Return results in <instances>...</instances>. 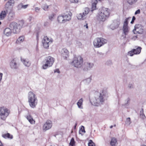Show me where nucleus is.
Wrapping results in <instances>:
<instances>
[{"label": "nucleus", "mask_w": 146, "mask_h": 146, "mask_svg": "<svg viewBox=\"0 0 146 146\" xmlns=\"http://www.w3.org/2000/svg\"><path fill=\"white\" fill-rule=\"evenodd\" d=\"M110 10H98L96 18L99 22H104L108 18L110 14Z\"/></svg>", "instance_id": "obj_1"}, {"label": "nucleus", "mask_w": 146, "mask_h": 146, "mask_svg": "<svg viewBox=\"0 0 146 146\" xmlns=\"http://www.w3.org/2000/svg\"><path fill=\"white\" fill-rule=\"evenodd\" d=\"M28 99L30 106L32 108H35L38 103L36 95L32 91L29 92L28 94Z\"/></svg>", "instance_id": "obj_2"}, {"label": "nucleus", "mask_w": 146, "mask_h": 146, "mask_svg": "<svg viewBox=\"0 0 146 146\" xmlns=\"http://www.w3.org/2000/svg\"><path fill=\"white\" fill-rule=\"evenodd\" d=\"M24 24V21L21 20L18 23L14 22H12L10 23L9 26L14 33H17L20 32V30L23 27Z\"/></svg>", "instance_id": "obj_3"}, {"label": "nucleus", "mask_w": 146, "mask_h": 146, "mask_svg": "<svg viewBox=\"0 0 146 146\" xmlns=\"http://www.w3.org/2000/svg\"><path fill=\"white\" fill-rule=\"evenodd\" d=\"M107 40L102 37H98L94 40L93 44L95 48H100L106 43Z\"/></svg>", "instance_id": "obj_4"}, {"label": "nucleus", "mask_w": 146, "mask_h": 146, "mask_svg": "<svg viewBox=\"0 0 146 146\" xmlns=\"http://www.w3.org/2000/svg\"><path fill=\"white\" fill-rule=\"evenodd\" d=\"M104 102L103 95L100 93H98L92 101V104L96 106H98Z\"/></svg>", "instance_id": "obj_5"}, {"label": "nucleus", "mask_w": 146, "mask_h": 146, "mask_svg": "<svg viewBox=\"0 0 146 146\" xmlns=\"http://www.w3.org/2000/svg\"><path fill=\"white\" fill-rule=\"evenodd\" d=\"M54 62V59L53 58L50 56L46 57L44 60L45 64L43 65L42 68L44 69H46L51 66Z\"/></svg>", "instance_id": "obj_6"}, {"label": "nucleus", "mask_w": 146, "mask_h": 146, "mask_svg": "<svg viewBox=\"0 0 146 146\" xmlns=\"http://www.w3.org/2000/svg\"><path fill=\"white\" fill-rule=\"evenodd\" d=\"M9 113L10 111L7 108L4 107L0 108V117L1 119L5 120Z\"/></svg>", "instance_id": "obj_7"}, {"label": "nucleus", "mask_w": 146, "mask_h": 146, "mask_svg": "<svg viewBox=\"0 0 146 146\" xmlns=\"http://www.w3.org/2000/svg\"><path fill=\"white\" fill-rule=\"evenodd\" d=\"M83 62V58L80 56L75 58L72 62L73 65L77 68H80Z\"/></svg>", "instance_id": "obj_8"}, {"label": "nucleus", "mask_w": 146, "mask_h": 146, "mask_svg": "<svg viewBox=\"0 0 146 146\" xmlns=\"http://www.w3.org/2000/svg\"><path fill=\"white\" fill-rule=\"evenodd\" d=\"M52 42V41L47 36H44L42 40V43L44 48L46 49L48 48L50 44Z\"/></svg>", "instance_id": "obj_9"}, {"label": "nucleus", "mask_w": 146, "mask_h": 146, "mask_svg": "<svg viewBox=\"0 0 146 146\" xmlns=\"http://www.w3.org/2000/svg\"><path fill=\"white\" fill-rule=\"evenodd\" d=\"M10 65L12 69H17L19 66L18 60L16 58L13 59L10 62Z\"/></svg>", "instance_id": "obj_10"}, {"label": "nucleus", "mask_w": 146, "mask_h": 146, "mask_svg": "<svg viewBox=\"0 0 146 146\" xmlns=\"http://www.w3.org/2000/svg\"><path fill=\"white\" fill-rule=\"evenodd\" d=\"M143 30L141 26L140 25H136L135 26L134 29L133 31L134 34L138 33V34H142L143 32Z\"/></svg>", "instance_id": "obj_11"}, {"label": "nucleus", "mask_w": 146, "mask_h": 146, "mask_svg": "<svg viewBox=\"0 0 146 146\" xmlns=\"http://www.w3.org/2000/svg\"><path fill=\"white\" fill-rule=\"evenodd\" d=\"M63 14L65 23L71 20L72 13L71 12L69 11H67Z\"/></svg>", "instance_id": "obj_12"}, {"label": "nucleus", "mask_w": 146, "mask_h": 146, "mask_svg": "<svg viewBox=\"0 0 146 146\" xmlns=\"http://www.w3.org/2000/svg\"><path fill=\"white\" fill-rule=\"evenodd\" d=\"M141 49L140 47H138L135 49H133L132 50L129 51L128 53V55L131 56H133L134 54H139Z\"/></svg>", "instance_id": "obj_13"}, {"label": "nucleus", "mask_w": 146, "mask_h": 146, "mask_svg": "<svg viewBox=\"0 0 146 146\" xmlns=\"http://www.w3.org/2000/svg\"><path fill=\"white\" fill-rule=\"evenodd\" d=\"M90 11L89 10H85L84 12H83L82 13H79L77 15V17L79 20H83L86 18V15L88 14Z\"/></svg>", "instance_id": "obj_14"}, {"label": "nucleus", "mask_w": 146, "mask_h": 146, "mask_svg": "<svg viewBox=\"0 0 146 146\" xmlns=\"http://www.w3.org/2000/svg\"><path fill=\"white\" fill-rule=\"evenodd\" d=\"M61 56L64 59H67L69 56V52L68 50L66 48H64L62 49L61 54Z\"/></svg>", "instance_id": "obj_15"}, {"label": "nucleus", "mask_w": 146, "mask_h": 146, "mask_svg": "<svg viewBox=\"0 0 146 146\" xmlns=\"http://www.w3.org/2000/svg\"><path fill=\"white\" fill-rule=\"evenodd\" d=\"M120 24V22L118 20H114L110 25V27L112 30L115 29L118 27Z\"/></svg>", "instance_id": "obj_16"}, {"label": "nucleus", "mask_w": 146, "mask_h": 146, "mask_svg": "<svg viewBox=\"0 0 146 146\" xmlns=\"http://www.w3.org/2000/svg\"><path fill=\"white\" fill-rule=\"evenodd\" d=\"M52 126L51 121L50 120H47L43 126L44 129L46 131L51 128Z\"/></svg>", "instance_id": "obj_17"}, {"label": "nucleus", "mask_w": 146, "mask_h": 146, "mask_svg": "<svg viewBox=\"0 0 146 146\" xmlns=\"http://www.w3.org/2000/svg\"><path fill=\"white\" fill-rule=\"evenodd\" d=\"M7 1V0H5ZM8 1L6 3L5 5L6 9H10L12 8L15 3L14 0H8Z\"/></svg>", "instance_id": "obj_18"}, {"label": "nucleus", "mask_w": 146, "mask_h": 146, "mask_svg": "<svg viewBox=\"0 0 146 146\" xmlns=\"http://www.w3.org/2000/svg\"><path fill=\"white\" fill-rule=\"evenodd\" d=\"M103 0H92V9H98L96 6L98 2L101 3Z\"/></svg>", "instance_id": "obj_19"}, {"label": "nucleus", "mask_w": 146, "mask_h": 146, "mask_svg": "<svg viewBox=\"0 0 146 146\" xmlns=\"http://www.w3.org/2000/svg\"><path fill=\"white\" fill-rule=\"evenodd\" d=\"M85 64L86 67H84L83 69L84 70L86 71L90 69L94 66V64L93 63L88 62L85 63Z\"/></svg>", "instance_id": "obj_20"}, {"label": "nucleus", "mask_w": 146, "mask_h": 146, "mask_svg": "<svg viewBox=\"0 0 146 146\" xmlns=\"http://www.w3.org/2000/svg\"><path fill=\"white\" fill-rule=\"evenodd\" d=\"M21 60L26 66L29 67L30 66L31 62L28 59L23 58L21 57Z\"/></svg>", "instance_id": "obj_21"}, {"label": "nucleus", "mask_w": 146, "mask_h": 146, "mask_svg": "<svg viewBox=\"0 0 146 146\" xmlns=\"http://www.w3.org/2000/svg\"><path fill=\"white\" fill-rule=\"evenodd\" d=\"M57 21L58 23H65L63 14L59 15L57 18Z\"/></svg>", "instance_id": "obj_22"}, {"label": "nucleus", "mask_w": 146, "mask_h": 146, "mask_svg": "<svg viewBox=\"0 0 146 146\" xmlns=\"http://www.w3.org/2000/svg\"><path fill=\"white\" fill-rule=\"evenodd\" d=\"M15 17L14 12L12 10H10V11L9 12L8 16V19L9 21L13 20Z\"/></svg>", "instance_id": "obj_23"}, {"label": "nucleus", "mask_w": 146, "mask_h": 146, "mask_svg": "<svg viewBox=\"0 0 146 146\" xmlns=\"http://www.w3.org/2000/svg\"><path fill=\"white\" fill-rule=\"evenodd\" d=\"M11 29L9 28H7L4 30V33L7 36H9L11 35Z\"/></svg>", "instance_id": "obj_24"}, {"label": "nucleus", "mask_w": 146, "mask_h": 146, "mask_svg": "<svg viewBox=\"0 0 146 146\" xmlns=\"http://www.w3.org/2000/svg\"><path fill=\"white\" fill-rule=\"evenodd\" d=\"M7 11V10L6 11H2L0 14V20L4 19L6 15V13Z\"/></svg>", "instance_id": "obj_25"}, {"label": "nucleus", "mask_w": 146, "mask_h": 146, "mask_svg": "<svg viewBox=\"0 0 146 146\" xmlns=\"http://www.w3.org/2000/svg\"><path fill=\"white\" fill-rule=\"evenodd\" d=\"M83 102V99L82 98H81L77 102V104L79 108L81 109H82L83 108V107L82 106Z\"/></svg>", "instance_id": "obj_26"}, {"label": "nucleus", "mask_w": 146, "mask_h": 146, "mask_svg": "<svg viewBox=\"0 0 146 146\" xmlns=\"http://www.w3.org/2000/svg\"><path fill=\"white\" fill-rule=\"evenodd\" d=\"M52 5H48L46 3H44L42 6V8L43 9H52Z\"/></svg>", "instance_id": "obj_27"}, {"label": "nucleus", "mask_w": 146, "mask_h": 146, "mask_svg": "<svg viewBox=\"0 0 146 146\" xmlns=\"http://www.w3.org/2000/svg\"><path fill=\"white\" fill-rule=\"evenodd\" d=\"M123 30L124 34L127 35L129 32L128 26H123Z\"/></svg>", "instance_id": "obj_28"}, {"label": "nucleus", "mask_w": 146, "mask_h": 146, "mask_svg": "<svg viewBox=\"0 0 146 146\" xmlns=\"http://www.w3.org/2000/svg\"><path fill=\"white\" fill-rule=\"evenodd\" d=\"M117 142V139L114 137L112 138L110 142V144L112 146H114Z\"/></svg>", "instance_id": "obj_29"}, {"label": "nucleus", "mask_w": 146, "mask_h": 146, "mask_svg": "<svg viewBox=\"0 0 146 146\" xmlns=\"http://www.w3.org/2000/svg\"><path fill=\"white\" fill-rule=\"evenodd\" d=\"M24 40V36H21L19 37L16 41V43L17 44L23 42Z\"/></svg>", "instance_id": "obj_30"}, {"label": "nucleus", "mask_w": 146, "mask_h": 146, "mask_svg": "<svg viewBox=\"0 0 146 146\" xmlns=\"http://www.w3.org/2000/svg\"><path fill=\"white\" fill-rule=\"evenodd\" d=\"M29 6L28 5H23L22 3H21L18 5V9H25L27 8Z\"/></svg>", "instance_id": "obj_31"}, {"label": "nucleus", "mask_w": 146, "mask_h": 146, "mask_svg": "<svg viewBox=\"0 0 146 146\" xmlns=\"http://www.w3.org/2000/svg\"><path fill=\"white\" fill-rule=\"evenodd\" d=\"M140 117L143 119H144L146 118V117L143 113V110L142 108L140 112Z\"/></svg>", "instance_id": "obj_32"}, {"label": "nucleus", "mask_w": 146, "mask_h": 146, "mask_svg": "<svg viewBox=\"0 0 146 146\" xmlns=\"http://www.w3.org/2000/svg\"><path fill=\"white\" fill-rule=\"evenodd\" d=\"M3 137L5 138H8L11 139L13 138V136L12 135H11L9 133H7L3 135Z\"/></svg>", "instance_id": "obj_33"}, {"label": "nucleus", "mask_w": 146, "mask_h": 146, "mask_svg": "<svg viewBox=\"0 0 146 146\" xmlns=\"http://www.w3.org/2000/svg\"><path fill=\"white\" fill-rule=\"evenodd\" d=\"M27 118L31 124L35 122V121L33 120L32 117L31 115H29L27 117Z\"/></svg>", "instance_id": "obj_34"}, {"label": "nucleus", "mask_w": 146, "mask_h": 146, "mask_svg": "<svg viewBox=\"0 0 146 146\" xmlns=\"http://www.w3.org/2000/svg\"><path fill=\"white\" fill-rule=\"evenodd\" d=\"M70 146H75V142L74 138H72L70 143Z\"/></svg>", "instance_id": "obj_35"}, {"label": "nucleus", "mask_w": 146, "mask_h": 146, "mask_svg": "<svg viewBox=\"0 0 146 146\" xmlns=\"http://www.w3.org/2000/svg\"><path fill=\"white\" fill-rule=\"evenodd\" d=\"M125 124L128 125H129L131 123L130 117L127 118L125 121Z\"/></svg>", "instance_id": "obj_36"}, {"label": "nucleus", "mask_w": 146, "mask_h": 146, "mask_svg": "<svg viewBox=\"0 0 146 146\" xmlns=\"http://www.w3.org/2000/svg\"><path fill=\"white\" fill-rule=\"evenodd\" d=\"M131 17H129L126 19L125 20V21L124 23L123 26H128V20L129 19H131Z\"/></svg>", "instance_id": "obj_37"}, {"label": "nucleus", "mask_w": 146, "mask_h": 146, "mask_svg": "<svg viewBox=\"0 0 146 146\" xmlns=\"http://www.w3.org/2000/svg\"><path fill=\"white\" fill-rule=\"evenodd\" d=\"M55 15L53 13H52L49 15L48 17L49 19V20L51 21H52L53 19V17Z\"/></svg>", "instance_id": "obj_38"}, {"label": "nucleus", "mask_w": 146, "mask_h": 146, "mask_svg": "<svg viewBox=\"0 0 146 146\" xmlns=\"http://www.w3.org/2000/svg\"><path fill=\"white\" fill-rule=\"evenodd\" d=\"M88 146H95V143H93L91 140H90L88 143Z\"/></svg>", "instance_id": "obj_39"}, {"label": "nucleus", "mask_w": 146, "mask_h": 146, "mask_svg": "<svg viewBox=\"0 0 146 146\" xmlns=\"http://www.w3.org/2000/svg\"><path fill=\"white\" fill-rule=\"evenodd\" d=\"M137 0H128V3L130 5H131L136 2Z\"/></svg>", "instance_id": "obj_40"}, {"label": "nucleus", "mask_w": 146, "mask_h": 146, "mask_svg": "<svg viewBox=\"0 0 146 146\" xmlns=\"http://www.w3.org/2000/svg\"><path fill=\"white\" fill-rule=\"evenodd\" d=\"M91 79L90 78H88L84 80L85 83L87 84H89L91 82Z\"/></svg>", "instance_id": "obj_41"}, {"label": "nucleus", "mask_w": 146, "mask_h": 146, "mask_svg": "<svg viewBox=\"0 0 146 146\" xmlns=\"http://www.w3.org/2000/svg\"><path fill=\"white\" fill-rule=\"evenodd\" d=\"M82 127L83 128V129H82V128H81L80 130L79 131V133L80 134H81V133H80L81 131L82 132H84V133L85 132V131L84 130V127L83 126H82Z\"/></svg>", "instance_id": "obj_42"}, {"label": "nucleus", "mask_w": 146, "mask_h": 146, "mask_svg": "<svg viewBox=\"0 0 146 146\" xmlns=\"http://www.w3.org/2000/svg\"><path fill=\"white\" fill-rule=\"evenodd\" d=\"M70 1L71 3H78V1L79 0H69Z\"/></svg>", "instance_id": "obj_43"}, {"label": "nucleus", "mask_w": 146, "mask_h": 146, "mask_svg": "<svg viewBox=\"0 0 146 146\" xmlns=\"http://www.w3.org/2000/svg\"><path fill=\"white\" fill-rule=\"evenodd\" d=\"M135 19V16H133L132 17V20L131 21V24H133L134 22V21Z\"/></svg>", "instance_id": "obj_44"}, {"label": "nucleus", "mask_w": 146, "mask_h": 146, "mask_svg": "<svg viewBox=\"0 0 146 146\" xmlns=\"http://www.w3.org/2000/svg\"><path fill=\"white\" fill-rule=\"evenodd\" d=\"M49 25L50 24L48 22H45L44 23V25L45 26H47Z\"/></svg>", "instance_id": "obj_45"}, {"label": "nucleus", "mask_w": 146, "mask_h": 146, "mask_svg": "<svg viewBox=\"0 0 146 146\" xmlns=\"http://www.w3.org/2000/svg\"><path fill=\"white\" fill-rule=\"evenodd\" d=\"M128 87L130 89L132 88L133 87V85L132 84H129V85Z\"/></svg>", "instance_id": "obj_46"}, {"label": "nucleus", "mask_w": 146, "mask_h": 146, "mask_svg": "<svg viewBox=\"0 0 146 146\" xmlns=\"http://www.w3.org/2000/svg\"><path fill=\"white\" fill-rule=\"evenodd\" d=\"M140 10H137L135 13V15H136L137 14H139L140 13Z\"/></svg>", "instance_id": "obj_47"}, {"label": "nucleus", "mask_w": 146, "mask_h": 146, "mask_svg": "<svg viewBox=\"0 0 146 146\" xmlns=\"http://www.w3.org/2000/svg\"><path fill=\"white\" fill-rule=\"evenodd\" d=\"M33 17H32L30 16L28 18V20L29 22H31L33 19Z\"/></svg>", "instance_id": "obj_48"}, {"label": "nucleus", "mask_w": 146, "mask_h": 146, "mask_svg": "<svg viewBox=\"0 0 146 146\" xmlns=\"http://www.w3.org/2000/svg\"><path fill=\"white\" fill-rule=\"evenodd\" d=\"M137 38V36H133L132 38V40H136Z\"/></svg>", "instance_id": "obj_49"}, {"label": "nucleus", "mask_w": 146, "mask_h": 146, "mask_svg": "<svg viewBox=\"0 0 146 146\" xmlns=\"http://www.w3.org/2000/svg\"><path fill=\"white\" fill-rule=\"evenodd\" d=\"M54 72H57L58 73H59L60 72V71L58 70H54Z\"/></svg>", "instance_id": "obj_50"}, {"label": "nucleus", "mask_w": 146, "mask_h": 146, "mask_svg": "<svg viewBox=\"0 0 146 146\" xmlns=\"http://www.w3.org/2000/svg\"><path fill=\"white\" fill-rule=\"evenodd\" d=\"M77 125V123H75V126H74V129H76V126Z\"/></svg>", "instance_id": "obj_51"}, {"label": "nucleus", "mask_w": 146, "mask_h": 146, "mask_svg": "<svg viewBox=\"0 0 146 146\" xmlns=\"http://www.w3.org/2000/svg\"><path fill=\"white\" fill-rule=\"evenodd\" d=\"M84 27H86V28L88 29V24H86V25L84 26Z\"/></svg>", "instance_id": "obj_52"}, {"label": "nucleus", "mask_w": 146, "mask_h": 146, "mask_svg": "<svg viewBox=\"0 0 146 146\" xmlns=\"http://www.w3.org/2000/svg\"><path fill=\"white\" fill-rule=\"evenodd\" d=\"M0 146H3L1 141H0Z\"/></svg>", "instance_id": "obj_53"}, {"label": "nucleus", "mask_w": 146, "mask_h": 146, "mask_svg": "<svg viewBox=\"0 0 146 146\" xmlns=\"http://www.w3.org/2000/svg\"><path fill=\"white\" fill-rule=\"evenodd\" d=\"M113 127V126L112 125H111V126L110 127V128H112Z\"/></svg>", "instance_id": "obj_54"}, {"label": "nucleus", "mask_w": 146, "mask_h": 146, "mask_svg": "<svg viewBox=\"0 0 146 146\" xmlns=\"http://www.w3.org/2000/svg\"><path fill=\"white\" fill-rule=\"evenodd\" d=\"M94 10H93V9H92V10H91V11L92 12Z\"/></svg>", "instance_id": "obj_55"}, {"label": "nucleus", "mask_w": 146, "mask_h": 146, "mask_svg": "<svg viewBox=\"0 0 146 146\" xmlns=\"http://www.w3.org/2000/svg\"><path fill=\"white\" fill-rule=\"evenodd\" d=\"M141 146H146L145 145H141Z\"/></svg>", "instance_id": "obj_56"}, {"label": "nucleus", "mask_w": 146, "mask_h": 146, "mask_svg": "<svg viewBox=\"0 0 146 146\" xmlns=\"http://www.w3.org/2000/svg\"><path fill=\"white\" fill-rule=\"evenodd\" d=\"M1 21H0V25H1Z\"/></svg>", "instance_id": "obj_57"}, {"label": "nucleus", "mask_w": 146, "mask_h": 146, "mask_svg": "<svg viewBox=\"0 0 146 146\" xmlns=\"http://www.w3.org/2000/svg\"><path fill=\"white\" fill-rule=\"evenodd\" d=\"M106 9H108V8H106Z\"/></svg>", "instance_id": "obj_58"}, {"label": "nucleus", "mask_w": 146, "mask_h": 146, "mask_svg": "<svg viewBox=\"0 0 146 146\" xmlns=\"http://www.w3.org/2000/svg\"><path fill=\"white\" fill-rule=\"evenodd\" d=\"M50 146H53V145H50Z\"/></svg>", "instance_id": "obj_59"}]
</instances>
